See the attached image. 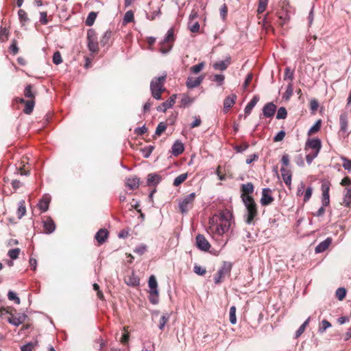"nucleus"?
<instances>
[{
    "label": "nucleus",
    "mask_w": 351,
    "mask_h": 351,
    "mask_svg": "<svg viewBox=\"0 0 351 351\" xmlns=\"http://www.w3.org/2000/svg\"><path fill=\"white\" fill-rule=\"evenodd\" d=\"M232 218V214L229 210L224 209L221 210L219 215H215L209 220V226L207 229L208 233L213 238L222 236L228 231L231 225Z\"/></svg>",
    "instance_id": "obj_1"
},
{
    "label": "nucleus",
    "mask_w": 351,
    "mask_h": 351,
    "mask_svg": "<svg viewBox=\"0 0 351 351\" xmlns=\"http://www.w3.org/2000/svg\"><path fill=\"white\" fill-rule=\"evenodd\" d=\"M243 204L246 208L245 221L247 224L254 223L258 219V206L252 197L245 198Z\"/></svg>",
    "instance_id": "obj_2"
},
{
    "label": "nucleus",
    "mask_w": 351,
    "mask_h": 351,
    "mask_svg": "<svg viewBox=\"0 0 351 351\" xmlns=\"http://www.w3.org/2000/svg\"><path fill=\"white\" fill-rule=\"evenodd\" d=\"M167 78V75L154 77L150 83V89L152 91V97L156 99H161V95L166 90L165 88V82Z\"/></svg>",
    "instance_id": "obj_3"
},
{
    "label": "nucleus",
    "mask_w": 351,
    "mask_h": 351,
    "mask_svg": "<svg viewBox=\"0 0 351 351\" xmlns=\"http://www.w3.org/2000/svg\"><path fill=\"white\" fill-rule=\"evenodd\" d=\"M195 197V193H191L180 200L179 210L182 214L187 213L191 208H193Z\"/></svg>",
    "instance_id": "obj_4"
},
{
    "label": "nucleus",
    "mask_w": 351,
    "mask_h": 351,
    "mask_svg": "<svg viewBox=\"0 0 351 351\" xmlns=\"http://www.w3.org/2000/svg\"><path fill=\"white\" fill-rule=\"evenodd\" d=\"M87 40L88 49L94 53L99 52V43L97 42V37L96 32L94 29H90L87 32Z\"/></svg>",
    "instance_id": "obj_5"
},
{
    "label": "nucleus",
    "mask_w": 351,
    "mask_h": 351,
    "mask_svg": "<svg viewBox=\"0 0 351 351\" xmlns=\"http://www.w3.org/2000/svg\"><path fill=\"white\" fill-rule=\"evenodd\" d=\"M232 265L229 263H224L222 267L218 270L216 274L214 280L216 284L221 283L223 278L228 274H230L231 271Z\"/></svg>",
    "instance_id": "obj_6"
},
{
    "label": "nucleus",
    "mask_w": 351,
    "mask_h": 351,
    "mask_svg": "<svg viewBox=\"0 0 351 351\" xmlns=\"http://www.w3.org/2000/svg\"><path fill=\"white\" fill-rule=\"evenodd\" d=\"M196 246L202 251L207 252L210 248L211 245L206 237L201 234L196 236L195 238Z\"/></svg>",
    "instance_id": "obj_7"
},
{
    "label": "nucleus",
    "mask_w": 351,
    "mask_h": 351,
    "mask_svg": "<svg viewBox=\"0 0 351 351\" xmlns=\"http://www.w3.org/2000/svg\"><path fill=\"white\" fill-rule=\"evenodd\" d=\"M271 193V190L269 188H265L263 189L262 197L260 200L262 206H268L274 201V198L272 197Z\"/></svg>",
    "instance_id": "obj_8"
},
{
    "label": "nucleus",
    "mask_w": 351,
    "mask_h": 351,
    "mask_svg": "<svg viewBox=\"0 0 351 351\" xmlns=\"http://www.w3.org/2000/svg\"><path fill=\"white\" fill-rule=\"evenodd\" d=\"M330 183L328 182H324L322 184V202L324 206H326L330 203Z\"/></svg>",
    "instance_id": "obj_9"
},
{
    "label": "nucleus",
    "mask_w": 351,
    "mask_h": 351,
    "mask_svg": "<svg viewBox=\"0 0 351 351\" xmlns=\"http://www.w3.org/2000/svg\"><path fill=\"white\" fill-rule=\"evenodd\" d=\"M43 231L46 234H51L56 230V223L51 217H47L43 220Z\"/></svg>",
    "instance_id": "obj_10"
},
{
    "label": "nucleus",
    "mask_w": 351,
    "mask_h": 351,
    "mask_svg": "<svg viewBox=\"0 0 351 351\" xmlns=\"http://www.w3.org/2000/svg\"><path fill=\"white\" fill-rule=\"evenodd\" d=\"M254 185L251 182H247V184H243L241 185V197L243 202L245 199V198L252 197L251 194L254 192Z\"/></svg>",
    "instance_id": "obj_11"
},
{
    "label": "nucleus",
    "mask_w": 351,
    "mask_h": 351,
    "mask_svg": "<svg viewBox=\"0 0 351 351\" xmlns=\"http://www.w3.org/2000/svg\"><path fill=\"white\" fill-rule=\"evenodd\" d=\"M16 101L25 104L23 112L25 114H29L32 112L35 105V99H28L25 101L23 98H17L16 99Z\"/></svg>",
    "instance_id": "obj_12"
},
{
    "label": "nucleus",
    "mask_w": 351,
    "mask_h": 351,
    "mask_svg": "<svg viewBox=\"0 0 351 351\" xmlns=\"http://www.w3.org/2000/svg\"><path fill=\"white\" fill-rule=\"evenodd\" d=\"M322 147V142L319 138L308 139L306 143V149H312L315 152L319 153Z\"/></svg>",
    "instance_id": "obj_13"
},
{
    "label": "nucleus",
    "mask_w": 351,
    "mask_h": 351,
    "mask_svg": "<svg viewBox=\"0 0 351 351\" xmlns=\"http://www.w3.org/2000/svg\"><path fill=\"white\" fill-rule=\"evenodd\" d=\"M276 110V106L272 102L266 104L263 108V115L267 118L272 117L274 115Z\"/></svg>",
    "instance_id": "obj_14"
},
{
    "label": "nucleus",
    "mask_w": 351,
    "mask_h": 351,
    "mask_svg": "<svg viewBox=\"0 0 351 351\" xmlns=\"http://www.w3.org/2000/svg\"><path fill=\"white\" fill-rule=\"evenodd\" d=\"M109 232L106 229L101 228L98 230L95 236V239L98 243V245H102L108 239Z\"/></svg>",
    "instance_id": "obj_15"
},
{
    "label": "nucleus",
    "mask_w": 351,
    "mask_h": 351,
    "mask_svg": "<svg viewBox=\"0 0 351 351\" xmlns=\"http://www.w3.org/2000/svg\"><path fill=\"white\" fill-rule=\"evenodd\" d=\"M204 77L203 75L197 77H189L186 82V86L189 88H193L198 86L202 82Z\"/></svg>",
    "instance_id": "obj_16"
},
{
    "label": "nucleus",
    "mask_w": 351,
    "mask_h": 351,
    "mask_svg": "<svg viewBox=\"0 0 351 351\" xmlns=\"http://www.w3.org/2000/svg\"><path fill=\"white\" fill-rule=\"evenodd\" d=\"M176 95H171L168 100L163 102L160 106L157 108L158 111L165 112L168 108L172 107L176 102Z\"/></svg>",
    "instance_id": "obj_17"
},
{
    "label": "nucleus",
    "mask_w": 351,
    "mask_h": 351,
    "mask_svg": "<svg viewBox=\"0 0 351 351\" xmlns=\"http://www.w3.org/2000/svg\"><path fill=\"white\" fill-rule=\"evenodd\" d=\"M280 172L285 184L290 188L292 178L291 171L284 167H282L280 169Z\"/></svg>",
    "instance_id": "obj_18"
},
{
    "label": "nucleus",
    "mask_w": 351,
    "mask_h": 351,
    "mask_svg": "<svg viewBox=\"0 0 351 351\" xmlns=\"http://www.w3.org/2000/svg\"><path fill=\"white\" fill-rule=\"evenodd\" d=\"M50 201L51 197L47 194L44 195L38 204L39 209L43 212H46L49 208Z\"/></svg>",
    "instance_id": "obj_19"
},
{
    "label": "nucleus",
    "mask_w": 351,
    "mask_h": 351,
    "mask_svg": "<svg viewBox=\"0 0 351 351\" xmlns=\"http://www.w3.org/2000/svg\"><path fill=\"white\" fill-rule=\"evenodd\" d=\"M148 285L150 289L149 293L152 295H156L158 296V283L156 277L154 275H152L148 281Z\"/></svg>",
    "instance_id": "obj_20"
},
{
    "label": "nucleus",
    "mask_w": 351,
    "mask_h": 351,
    "mask_svg": "<svg viewBox=\"0 0 351 351\" xmlns=\"http://www.w3.org/2000/svg\"><path fill=\"white\" fill-rule=\"evenodd\" d=\"M237 99V95L234 94H232L227 97L223 101V110L226 112H227L230 108L235 104V101Z\"/></svg>",
    "instance_id": "obj_21"
},
{
    "label": "nucleus",
    "mask_w": 351,
    "mask_h": 351,
    "mask_svg": "<svg viewBox=\"0 0 351 351\" xmlns=\"http://www.w3.org/2000/svg\"><path fill=\"white\" fill-rule=\"evenodd\" d=\"M230 57H228L225 60L216 62L213 64V68L217 71H225L230 64Z\"/></svg>",
    "instance_id": "obj_22"
},
{
    "label": "nucleus",
    "mask_w": 351,
    "mask_h": 351,
    "mask_svg": "<svg viewBox=\"0 0 351 351\" xmlns=\"http://www.w3.org/2000/svg\"><path fill=\"white\" fill-rule=\"evenodd\" d=\"M332 243V239L331 238H327L322 242H321L318 245L315 247V252L316 253H321L324 252L328 247L330 246V245Z\"/></svg>",
    "instance_id": "obj_23"
},
{
    "label": "nucleus",
    "mask_w": 351,
    "mask_h": 351,
    "mask_svg": "<svg viewBox=\"0 0 351 351\" xmlns=\"http://www.w3.org/2000/svg\"><path fill=\"white\" fill-rule=\"evenodd\" d=\"M184 150V145L181 142L177 141L172 146L171 153L173 156H178L180 155Z\"/></svg>",
    "instance_id": "obj_24"
},
{
    "label": "nucleus",
    "mask_w": 351,
    "mask_h": 351,
    "mask_svg": "<svg viewBox=\"0 0 351 351\" xmlns=\"http://www.w3.org/2000/svg\"><path fill=\"white\" fill-rule=\"evenodd\" d=\"M125 185L130 189H136L139 186V179L136 177L128 178L126 179Z\"/></svg>",
    "instance_id": "obj_25"
},
{
    "label": "nucleus",
    "mask_w": 351,
    "mask_h": 351,
    "mask_svg": "<svg viewBox=\"0 0 351 351\" xmlns=\"http://www.w3.org/2000/svg\"><path fill=\"white\" fill-rule=\"evenodd\" d=\"M259 101V97L258 95H255L251 99V101L247 104V105L245 108V114L246 115H249L253 108L256 105L257 102Z\"/></svg>",
    "instance_id": "obj_26"
},
{
    "label": "nucleus",
    "mask_w": 351,
    "mask_h": 351,
    "mask_svg": "<svg viewBox=\"0 0 351 351\" xmlns=\"http://www.w3.org/2000/svg\"><path fill=\"white\" fill-rule=\"evenodd\" d=\"M341 130L346 132L348 126V116L346 113L341 114L339 117Z\"/></svg>",
    "instance_id": "obj_27"
},
{
    "label": "nucleus",
    "mask_w": 351,
    "mask_h": 351,
    "mask_svg": "<svg viewBox=\"0 0 351 351\" xmlns=\"http://www.w3.org/2000/svg\"><path fill=\"white\" fill-rule=\"evenodd\" d=\"M311 320V317H308L306 321L300 326V328L296 330L295 337V339H298L300 337L304 330H306V328L308 326L309 322Z\"/></svg>",
    "instance_id": "obj_28"
},
{
    "label": "nucleus",
    "mask_w": 351,
    "mask_h": 351,
    "mask_svg": "<svg viewBox=\"0 0 351 351\" xmlns=\"http://www.w3.org/2000/svg\"><path fill=\"white\" fill-rule=\"evenodd\" d=\"M112 36V32L110 30H107L104 32L102 38L100 40V43L102 46H106L109 45L110 40Z\"/></svg>",
    "instance_id": "obj_29"
},
{
    "label": "nucleus",
    "mask_w": 351,
    "mask_h": 351,
    "mask_svg": "<svg viewBox=\"0 0 351 351\" xmlns=\"http://www.w3.org/2000/svg\"><path fill=\"white\" fill-rule=\"evenodd\" d=\"M160 181V176L157 174H149L147 178V184L149 186H154L159 183Z\"/></svg>",
    "instance_id": "obj_30"
},
{
    "label": "nucleus",
    "mask_w": 351,
    "mask_h": 351,
    "mask_svg": "<svg viewBox=\"0 0 351 351\" xmlns=\"http://www.w3.org/2000/svg\"><path fill=\"white\" fill-rule=\"evenodd\" d=\"M170 315L169 313H163L160 318L158 328L160 330H163L165 324L169 322Z\"/></svg>",
    "instance_id": "obj_31"
},
{
    "label": "nucleus",
    "mask_w": 351,
    "mask_h": 351,
    "mask_svg": "<svg viewBox=\"0 0 351 351\" xmlns=\"http://www.w3.org/2000/svg\"><path fill=\"white\" fill-rule=\"evenodd\" d=\"M25 320V315H20L19 317L16 316H12L11 318H10L9 322L10 323L15 325L19 326L21 324H23Z\"/></svg>",
    "instance_id": "obj_32"
},
{
    "label": "nucleus",
    "mask_w": 351,
    "mask_h": 351,
    "mask_svg": "<svg viewBox=\"0 0 351 351\" xmlns=\"http://www.w3.org/2000/svg\"><path fill=\"white\" fill-rule=\"evenodd\" d=\"M188 178V173H182L177 176L173 180V186H178L183 183Z\"/></svg>",
    "instance_id": "obj_33"
},
{
    "label": "nucleus",
    "mask_w": 351,
    "mask_h": 351,
    "mask_svg": "<svg viewBox=\"0 0 351 351\" xmlns=\"http://www.w3.org/2000/svg\"><path fill=\"white\" fill-rule=\"evenodd\" d=\"M97 16V13L95 12H90L86 19V21H85V23H86V25L87 26H92L94 23H95V21L96 19Z\"/></svg>",
    "instance_id": "obj_34"
},
{
    "label": "nucleus",
    "mask_w": 351,
    "mask_h": 351,
    "mask_svg": "<svg viewBox=\"0 0 351 351\" xmlns=\"http://www.w3.org/2000/svg\"><path fill=\"white\" fill-rule=\"evenodd\" d=\"M322 125V121L319 119L316 123L309 129L308 135L311 136L319 131Z\"/></svg>",
    "instance_id": "obj_35"
},
{
    "label": "nucleus",
    "mask_w": 351,
    "mask_h": 351,
    "mask_svg": "<svg viewBox=\"0 0 351 351\" xmlns=\"http://www.w3.org/2000/svg\"><path fill=\"white\" fill-rule=\"evenodd\" d=\"M126 283L128 285H131L133 287L137 286L139 285V278H137L134 274H132L131 276H129L126 280Z\"/></svg>",
    "instance_id": "obj_36"
},
{
    "label": "nucleus",
    "mask_w": 351,
    "mask_h": 351,
    "mask_svg": "<svg viewBox=\"0 0 351 351\" xmlns=\"http://www.w3.org/2000/svg\"><path fill=\"white\" fill-rule=\"evenodd\" d=\"M32 85L28 84L25 86L24 90V95L29 99H35V95L32 92Z\"/></svg>",
    "instance_id": "obj_37"
},
{
    "label": "nucleus",
    "mask_w": 351,
    "mask_h": 351,
    "mask_svg": "<svg viewBox=\"0 0 351 351\" xmlns=\"http://www.w3.org/2000/svg\"><path fill=\"white\" fill-rule=\"evenodd\" d=\"M195 99L191 97L188 95H183V97L181 99V106L186 107L190 106L192 103H193Z\"/></svg>",
    "instance_id": "obj_38"
},
{
    "label": "nucleus",
    "mask_w": 351,
    "mask_h": 351,
    "mask_svg": "<svg viewBox=\"0 0 351 351\" xmlns=\"http://www.w3.org/2000/svg\"><path fill=\"white\" fill-rule=\"evenodd\" d=\"M25 213H26V208L25 206V202L21 201L19 203V207H18V210H17V215H18L19 219H21L22 217L25 215Z\"/></svg>",
    "instance_id": "obj_39"
},
{
    "label": "nucleus",
    "mask_w": 351,
    "mask_h": 351,
    "mask_svg": "<svg viewBox=\"0 0 351 351\" xmlns=\"http://www.w3.org/2000/svg\"><path fill=\"white\" fill-rule=\"evenodd\" d=\"M18 15L20 22L24 25L29 20L27 12L24 10L20 9L18 12Z\"/></svg>",
    "instance_id": "obj_40"
},
{
    "label": "nucleus",
    "mask_w": 351,
    "mask_h": 351,
    "mask_svg": "<svg viewBox=\"0 0 351 351\" xmlns=\"http://www.w3.org/2000/svg\"><path fill=\"white\" fill-rule=\"evenodd\" d=\"M134 21V12L132 10H129L125 12L123 17V23L127 24L132 23Z\"/></svg>",
    "instance_id": "obj_41"
},
{
    "label": "nucleus",
    "mask_w": 351,
    "mask_h": 351,
    "mask_svg": "<svg viewBox=\"0 0 351 351\" xmlns=\"http://www.w3.org/2000/svg\"><path fill=\"white\" fill-rule=\"evenodd\" d=\"M189 29L193 33L198 32L199 30V24L197 21H189Z\"/></svg>",
    "instance_id": "obj_42"
},
{
    "label": "nucleus",
    "mask_w": 351,
    "mask_h": 351,
    "mask_svg": "<svg viewBox=\"0 0 351 351\" xmlns=\"http://www.w3.org/2000/svg\"><path fill=\"white\" fill-rule=\"evenodd\" d=\"M171 47H172V44L169 43H166L165 40H163L160 43V51L162 53H167L168 51H169L171 50Z\"/></svg>",
    "instance_id": "obj_43"
},
{
    "label": "nucleus",
    "mask_w": 351,
    "mask_h": 351,
    "mask_svg": "<svg viewBox=\"0 0 351 351\" xmlns=\"http://www.w3.org/2000/svg\"><path fill=\"white\" fill-rule=\"evenodd\" d=\"M193 271L198 276H204L206 273V269L205 267L195 264L193 267Z\"/></svg>",
    "instance_id": "obj_44"
},
{
    "label": "nucleus",
    "mask_w": 351,
    "mask_h": 351,
    "mask_svg": "<svg viewBox=\"0 0 351 351\" xmlns=\"http://www.w3.org/2000/svg\"><path fill=\"white\" fill-rule=\"evenodd\" d=\"M331 327V324L326 319H324L322 321L321 324L319 327L318 331L320 333H323L325 332V330Z\"/></svg>",
    "instance_id": "obj_45"
},
{
    "label": "nucleus",
    "mask_w": 351,
    "mask_h": 351,
    "mask_svg": "<svg viewBox=\"0 0 351 351\" xmlns=\"http://www.w3.org/2000/svg\"><path fill=\"white\" fill-rule=\"evenodd\" d=\"M236 307L232 306L230 308V322L232 324L237 323Z\"/></svg>",
    "instance_id": "obj_46"
},
{
    "label": "nucleus",
    "mask_w": 351,
    "mask_h": 351,
    "mask_svg": "<svg viewBox=\"0 0 351 351\" xmlns=\"http://www.w3.org/2000/svg\"><path fill=\"white\" fill-rule=\"evenodd\" d=\"M287 116V112L285 107H280L279 108L277 114H276V119H285Z\"/></svg>",
    "instance_id": "obj_47"
},
{
    "label": "nucleus",
    "mask_w": 351,
    "mask_h": 351,
    "mask_svg": "<svg viewBox=\"0 0 351 351\" xmlns=\"http://www.w3.org/2000/svg\"><path fill=\"white\" fill-rule=\"evenodd\" d=\"M293 93V84H292V83H289L288 84V86L287 87V90L285 93L284 98L286 100H289L291 98V97L292 96Z\"/></svg>",
    "instance_id": "obj_48"
},
{
    "label": "nucleus",
    "mask_w": 351,
    "mask_h": 351,
    "mask_svg": "<svg viewBox=\"0 0 351 351\" xmlns=\"http://www.w3.org/2000/svg\"><path fill=\"white\" fill-rule=\"evenodd\" d=\"M166 129H167V124L164 122H160V123H159V124L158 125V126L156 128L155 134L157 136H160L162 134V133H163L165 131Z\"/></svg>",
    "instance_id": "obj_49"
},
{
    "label": "nucleus",
    "mask_w": 351,
    "mask_h": 351,
    "mask_svg": "<svg viewBox=\"0 0 351 351\" xmlns=\"http://www.w3.org/2000/svg\"><path fill=\"white\" fill-rule=\"evenodd\" d=\"M9 32L5 27L0 28V41L5 42L8 38Z\"/></svg>",
    "instance_id": "obj_50"
},
{
    "label": "nucleus",
    "mask_w": 351,
    "mask_h": 351,
    "mask_svg": "<svg viewBox=\"0 0 351 351\" xmlns=\"http://www.w3.org/2000/svg\"><path fill=\"white\" fill-rule=\"evenodd\" d=\"M21 250L19 248H14L11 249L8 251V255L12 259H16L19 257V255L20 254Z\"/></svg>",
    "instance_id": "obj_51"
},
{
    "label": "nucleus",
    "mask_w": 351,
    "mask_h": 351,
    "mask_svg": "<svg viewBox=\"0 0 351 351\" xmlns=\"http://www.w3.org/2000/svg\"><path fill=\"white\" fill-rule=\"evenodd\" d=\"M346 295V290L343 287L338 288L336 291V296L339 300H343Z\"/></svg>",
    "instance_id": "obj_52"
},
{
    "label": "nucleus",
    "mask_w": 351,
    "mask_h": 351,
    "mask_svg": "<svg viewBox=\"0 0 351 351\" xmlns=\"http://www.w3.org/2000/svg\"><path fill=\"white\" fill-rule=\"evenodd\" d=\"M313 193V188L311 186H308L304 193V202H307L310 198L311 197Z\"/></svg>",
    "instance_id": "obj_53"
},
{
    "label": "nucleus",
    "mask_w": 351,
    "mask_h": 351,
    "mask_svg": "<svg viewBox=\"0 0 351 351\" xmlns=\"http://www.w3.org/2000/svg\"><path fill=\"white\" fill-rule=\"evenodd\" d=\"M8 298L10 300L14 301V302L17 304H19L21 302L20 298L16 295V294L14 292L12 291H10L8 292Z\"/></svg>",
    "instance_id": "obj_54"
},
{
    "label": "nucleus",
    "mask_w": 351,
    "mask_h": 351,
    "mask_svg": "<svg viewBox=\"0 0 351 351\" xmlns=\"http://www.w3.org/2000/svg\"><path fill=\"white\" fill-rule=\"evenodd\" d=\"M164 40L166 42V43H171L172 44V43L173 42L174 40V38H173V29L172 28L169 29L167 32V36L165 37V38L164 39Z\"/></svg>",
    "instance_id": "obj_55"
},
{
    "label": "nucleus",
    "mask_w": 351,
    "mask_h": 351,
    "mask_svg": "<svg viewBox=\"0 0 351 351\" xmlns=\"http://www.w3.org/2000/svg\"><path fill=\"white\" fill-rule=\"evenodd\" d=\"M225 77L221 74H216L213 76V81L217 83L218 86H221L224 82Z\"/></svg>",
    "instance_id": "obj_56"
},
{
    "label": "nucleus",
    "mask_w": 351,
    "mask_h": 351,
    "mask_svg": "<svg viewBox=\"0 0 351 351\" xmlns=\"http://www.w3.org/2000/svg\"><path fill=\"white\" fill-rule=\"evenodd\" d=\"M204 67V63L200 62V63L191 67V71L194 73H198L203 69Z\"/></svg>",
    "instance_id": "obj_57"
},
{
    "label": "nucleus",
    "mask_w": 351,
    "mask_h": 351,
    "mask_svg": "<svg viewBox=\"0 0 351 351\" xmlns=\"http://www.w3.org/2000/svg\"><path fill=\"white\" fill-rule=\"evenodd\" d=\"M62 62L61 54L59 51H56L53 56V62L55 64H59Z\"/></svg>",
    "instance_id": "obj_58"
},
{
    "label": "nucleus",
    "mask_w": 351,
    "mask_h": 351,
    "mask_svg": "<svg viewBox=\"0 0 351 351\" xmlns=\"http://www.w3.org/2000/svg\"><path fill=\"white\" fill-rule=\"evenodd\" d=\"M36 344L30 342L21 348V351H33L35 348Z\"/></svg>",
    "instance_id": "obj_59"
},
{
    "label": "nucleus",
    "mask_w": 351,
    "mask_h": 351,
    "mask_svg": "<svg viewBox=\"0 0 351 351\" xmlns=\"http://www.w3.org/2000/svg\"><path fill=\"white\" fill-rule=\"evenodd\" d=\"M202 120L199 116L194 117V121L191 123V128L198 127L201 125Z\"/></svg>",
    "instance_id": "obj_60"
},
{
    "label": "nucleus",
    "mask_w": 351,
    "mask_h": 351,
    "mask_svg": "<svg viewBox=\"0 0 351 351\" xmlns=\"http://www.w3.org/2000/svg\"><path fill=\"white\" fill-rule=\"evenodd\" d=\"M293 78V71L289 67H287L285 70V80L289 79L292 80Z\"/></svg>",
    "instance_id": "obj_61"
},
{
    "label": "nucleus",
    "mask_w": 351,
    "mask_h": 351,
    "mask_svg": "<svg viewBox=\"0 0 351 351\" xmlns=\"http://www.w3.org/2000/svg\"><path fill=\"white\" fill-rule=\"evenodd\" d=\"M10 50L12 51V53L14 55H16L18 53L19 49L17 47V43L15 40H14L10 47Z\"/></svg>",
    "instance_id": "obj_62"
},
{
    "label": "nucleus",
    "mask_w": 351,
    "mask_h": 351,
    "mask_svg": "<svg viewBox=\"0 0 351 351\" xmlns=\"http://www.w3.org/2000/svg\"><path fill=\"white\" fill-rule=\"evenodd\" d=\"M285 132L283 131V130H281L280 131L274 138V142H278V141H280L282 140H283V138H285Z\"/></svg>",
    "instance_id": "obj_63"
},
{
    "label": "nucleus",
    "mask_w": 351,
    "mask_h": 351,
    "mask_svg": "<svg viewBox=\"0 0 351 351\" xmlns=\"http://www.w3.org/2000/svg\"><path fill=\"white\" fill-rule=\"evenodd\" d=\"M343 163L342 165L343 167L345 169L350 170L351 169V160L347 158H342Z\"/></svg>",
    "instance_id": "obj_64"
}]
</instances>
